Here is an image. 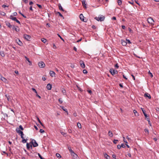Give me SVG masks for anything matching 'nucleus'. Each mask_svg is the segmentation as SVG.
I'll return each mask as SVG.
<instances>
[{
  "label": "nucleus",
  "instance_id": "f257e3e1",
  "mask_svg": "<svg viewBox=\"0 0 159 159\" xmlns=\"http://www.w3.org/2000/svg\"><path fill=\"white\" fill-rule=\"evenodd\" d=\"M105 16L102 15H100L98 17H96L95 19L98 21H103L105 19Z\"/></svg>",
  "mask_w": 159,
  "mask_h": 159
},
{
  "label": "nucleus",
  "instance_id": "f03ea898",
  "mask_svg": "<svg viewBox=\"0 0 159 159\" xmlns=\"http://www.w3.org/2000/svg\"><path fill=\"white\" fill-rule=\"evenodd\" d=\"M10 18L14 21H16L18 23L20 24V21L16 19V17H13L11 15L10 16Z\"/></svg>",
  "mask_w": 159,
  "mask_h": 159
},
{
  "label": "nucleus",
  "instance_id": "7ed1b4c3",
  "mask_svg": "<svg viewBox=\"0 0 159 159\" xmlns=\"http://www.w3.org/2000/svg\"><path fill=\"white\" fill-rule=\"evenodd\" d=\"M142 111H143V113L144 116H145V117L146 118V120L148 122V123L149 124H150V120L148 116H147V114L145 113V111L143 110V109H142Z\"/></svg>",
  "mask_w": 159,
  "mask_h": 159
},
{
  "label": "nucleus",
  "instance_id": "20e7f679",
  "mask_svg": "<svg viewBox=\"0 0 159 159\" xmlns=\"http://www.w3.org/2000/svg\"><path fill=\"white\" fill-rule=\"evenodd\" d=\"M38 65L39 67L41 68H44L45 66V64L43 61H40L38 63Z\"/></svg>",
  "mask_w": 159,
  "mask_h": 159
},
{
  "label": "nucleus",
  "instance_id": "39448f33",
  "mask_svg": "<svg viewBox=\"0 0 159 159\" xmlns=\"http://www.w3.org/2000/svg\"><path fill=\"white\" fill-rule=\"evenodd\" d=\"M147 21H148V22L149 23L151 24H153L154 21L152 18H151V17L148 18V19Z\"/></svg>",
  "mask_w": 159,
  "mask_h": 159
},
{
  "label": "nucleus",
  "instance_id": "423d86ee",
  "mask_svg": "<svg viewBox=\"0 0 159 159\" xmlns=\"http://www.w3.org/2000/svg\"><path fill=\"white\" fill-rule=\"evenodd\" d=\"M0 79H1L2 81L5 83H7V80L4 77H3L2 75L0 74Z\"/></svg>",
  "mask_w": 159,
  "mask_h": 159
},
{
  "label": "nucleus",
  "instance_id": "0eeeda50",
  "mask_svg": "<svg viewBox=\"0 0 159 159\" xmlns=\"http://www.w3.org/2000/svg\"><path fill=\"white\" fill-rule=\"evenodd\" d=\"M24 37L25 39L28 41L30 40V39L31 38L30 35L26 34H25L24 35Z\"/></svg>",
  "mask_w": 159,
  "mask_h": 159
},
{
  "label": "nucleus",
  "instance_id": "6e6552de",
  "mask_svg": "<svg viewBox=\"0 0 159 159\" xmlns=\"http://www.w3.org/2000/svg\"><path fill=\"white\" fill-rule=\"evenodd\" d=\"M110 72L112 75L115 74H117L118 73V71L117 70H115L112 69H110Z\"/></svg>",
  "mask_w": 159,
  "mask_h": 159
},
{
  "label": "nucleus",
  "instance_id": "1a4fd4ad",
  "mask_svg": "<svg viewBox=\"0 0 159 159\" xmlns=\"http://www.w3.org/2000/svg\"><path fill=\"white\" fill-rule=\"evenodd\" d=\"M32 142L34 147H35L38 146V144L35 140L33 139L32 141Z\"/></svg>",
  "mask_w": 159,
  "mask_h": 159
},
{
  "label": "nucleus",
  "instance_id": "9d476101",
  "mask_svg": "<svg viewBox=\"0 0 159 159\" xmlns=\"http://www.w3.org/2000/svg\"><path fill=\"white\" fill-rule=\"evenodd\" d=\"M16 131L20 135V136L24 135V134L23 132L19 130V129H16Z\"/></svg>",
  "mask_w": 159,
  "mask_h": 159
},
{
  "label": "nucleus",
  "instance_id": "9b49d317",
  "mask_svg": "<svg viewBox=\"0 0 159 159\" xmlns=\"http://www.w3.org/2000/svg\"><path fill=\"white\" fill-rule=\"evenodd\" d=\"M16 42L20 46H21L23 45L22 42L18 39L16 40Z\"/></svg>",
  "mask_w": 159,
  "mask_h": 159
},
{
  "label": "nucleus",
  "instance_id": "f8f14e48",
  "mask_svg": "<svg viewBox=\"0 0 159 159\" xmlns=\"http://www.w3.org/2000/svg\"><path fill=\"white\" fill-rule=\"evenodd\" d=\"M80 66L82 68H84L85 67V64L83 61H80Z\"/></svg>",
  "mask_w": 159,
  "mask_h": 159
},
{
  "label": "nucleus",
  "instance_id": "ddd939ff",
  "mask_svg": "<svg viewBox=\"0 0 159 159\" xmlns=\"http://www.w3.org/2000/svg\"><path fill=\"white\" fill-rule=\"evenodd\" d=\"M49 74L52 77H55V73L53 71L50 70L49 72Z\"/></svg>",
  "mask_w": 159,
  "mask_h": 159
},
{
  "label": "nucleus",
  "instance_id": "4468645a",
  "mask_svg": "<svg viewBox=\"0 0 159 159\" xmlns=\"http://www.w3.org/2000/svg\"><path fill=\"white\" fill-rule=\"evenodd\" d=\"M46 88L48 90H51L52 88V85L50 84H48L47 85Z\"/></svg>",
  "mask_w": 159,
  "mask_h": 159
},
{
  "label": "nucleus",
  "instance_id": "2eb2a0df",
  "mask_svg": "<svg viewBox=\"0 0 159 159\" xmlns=\"http://www.w3.org/2000/svg\"><path fill=\"white\" fill-rule=\"evenodd\" d=\"M17 27H18L17 26V28H16L14 25H13L12 28L13 30H15L16 32H18L20 31V29L17 28Z\"/></svg>",
  "mask_w": 159,
  "mask_h": 159
},
{
  "label": "nucleus",
  "instance_id": "dca6fc26",
  "mask_svg": "<svg viewBox=\"0 0 159 159\" xmlns=\"http://www.w3.org/2000/svg\"><path fill=\"white\" fill-rule=\"evenodd\" d=\"M26 60H27L29 63V65L30 66H31L32 65V62L29 60V59L26 56L25 57Z\"/></svg>",
  "mask_w": 159,
  "mask_h": 159
},
{
  "label": "nucleus",
  "instance_id": "f3484780",
  "mask_svg": "<svg viewBox=\"0 0 159 159\" xmlns=\"http://www.w3.org/2000/svg\"><path fill=\"white\" fill-rule=\"evenodd\" d=\"M71 155L74 158H77L78 156L77 155L75 154L74 152L71 153Z\"/></svg>",
  "mask_w": 159,
  "mask_h": 159
},
{
  "label": "nucleus",
  "instance_id": "a211bd4d",
  "mask_svg": "<svg viewBox=\"0 0 159 159\" xmlns=\"http://www.w3.org/2000/svg\"><path fill=\"white\" fill-rule=\"evenodd\" d=\"M144 96L145 97L148 98L149 99H151V98L150 95L148 93H145L144 94Z\"/></svg>",
  "mask_w": 159,
  "mask_h": 159
},
{
  "label": "nucleus",
  "instance_id": "6ab92c4d",
  "mask_svg": "<svg viewBox=\"0 0 159 159\" xmlns=\"http://www.w3.org/2000/svg\"><path fill=\"white\" fill-rule=\"evenodd\" d=\"M80 18L81 20H82L83 21L85 22V21H84V16L82 14H81L80 15Z\"/></svg>",
  "mask_w": 159,
  "mask_h": 159
},
{
  "label": "nucleus",
  "instance_id": "aec40b11",
  "mask_svg": "<svg viewBox=\"0 0 159 159\" xmlns=\"http://www.w3.org/2000/svg\"><path fill=\"white\" fill-rule=\"evenodd\" d=\"M121 44L123 46H125L127 44V42L125 40H121Z\"/></svg>",
  "mask_w": 159,
  "mask_h": 159
},
{
  "label": "nucleus",
  "instance_id": "412c9836",
  "mask_svg": "<svg viewBox=\"0 0 159 159\" xmlns=\"http://www.w3.org/2000/svg\"><path fill=\"white\" fill-rule=\"evenodd\" d=\"M6 25L10 28L12 27V25L8 22H6Z\"/></svg>",
  "mask_w": 159,
  "mask_h": 159
},
{
  "label": "nucleus",
  "instance_id": "4be33fe9",
  "mask_svg": "<svg viewBox=\"0 0 159 159\" xmlns=\"http://www.w3.org/2000/svg\"><path fill=\"white\" fill-rule=\"evenodd\" d=\"M59 8L60 10H61L63 11H64V10L63 9L62 7L61 6L60 4L59 3L58 5Z\"/></svg>",
  "mask_w": 159,
  "mask_h": 159
},
{
  "label": "nucleus",
  "instance_id": "5701e85b",
  "mask_svg": "<svg viewBox=\"0 0 159 159\" xmlns=\"http://www.w3.org/2000/svg\"><path fill=\"white\" fill-rule=\"evenodd\" d=\"M108 135L111 137H112L113 136V134L111 131H109L108 133Z\"/></svg>",
  "mask_w": 159,
  "mask_h": 159
},
{
  "label": "nucleus",
  "instance_id": "b1692460",
  "mask_svg": "<svg viewBox=\"0 0 159 159\" xmlns=\"http://www.w3.org/2000/svg\"><path fill=\"white\" fill-rule=\"evenodd\" d=\"M104 157L106 158L107 159H109V155L107 154L106 153H104Z\"/></svg>",
  "mask_w": 159,
  "mask_h": 159
},
{
  "label": "nucleus",
  "instance_id": "393cba45",
  "mask_svg": "<svg viewBox=\"0 0 159 159\" xmlns=\"http://www.w3.org/2000/svg\"><path fill=\"white\" fill-rule=\"evenodd\" d=\"M85 0H82V4L83 5L84 7H85V8H86V4L85 3Z\"/></svg>",
  "mask_w": 159,
  "mask_h": 159
},
{
  "label": "nucleus",
  "instance_id": "a878e982",
  "mask_svg": "<svg viewBox=\"0 0 159 159\" xmlns=\"http://www.w3.org/2000/svg\"><path fill=\"white\" fill-rule=\"evenodd\" d=\"M60 107L63 110V111L67 112H68L67 110L64 107L60 106Z\"/></svg>",
  "mask_w": 159,
  "mask_h": 159
},
{
  "label": "nucleus",
  "instance_id": "bb28decb",
  "mask_svg": "<svg viewBox=\"0 0 159 159\" xmlns=\"http://www.w3.org/2000/svg\"><path fill=\"white\" fill-rule=\"evenodd\" d=\"M16 129H19V130H20V129L22 130H24V129L21 125H20L19 128H17Z\"/></svg>",
  "mask_w": 159,
  "mask_h": 159
},
{
  "label": "nucleus",
  "instance_id": "cd10ccee",
  "mask_svg": "<svg viewBox=\"0 0 159 159\" xmlns=\"http://www.w3.org/2000/svg\"><path fill=\"white\" fill-rule=\"evenodd\" d=\"M133 112L136 116H139L138 113L136 110H134L133 111Z\"/></svg>",
  "mask_w": 159,
  "mask_h": 159
},
{
  "label": "nucleus",
  "instance_id": "c85d7f7f",
  "mask_svg": "<svg viewBox=\"0 0 159 159\" xmlns=\"http://www.w3.org/2000/svg\"><path fill=\"white\" fill-rule=\"evenodd\" d=\"M41 41L43 43H45L47 42V40L44 38H42L41 39Z\"/></svg>",
  "mask_w": 159,
  "mask_h": 159
},
{
  "label": "nucleus",
  "instance_id": "c756f323",
  "mask_svg": "<svg viewBox=\"0 0 159 159\" xmlns=\"http://www.w3.org/2000/svg\"><path fill=\"white\" fill-rule=\"evenodd\" d=\"M77 125L78 127L79 128H81V125L80 123L79 122H78L77 123Z\"/></svg>",
  "mask_w": 159,
  "mask_h": 159
},
{
  "label": "nucleus",
  "instance_id": "7c9ffc66",
  "mask_svg": "<svg viewBox=\"0 0 159 159\" xmlns=\"http://www.w3.org/2000/svg\"><path fill=\"white\" fill-rule=\"evenodd\" d=\"M37 119H38V121L40 123V124H41V125L42 126H43V124L42 123V122L41 121L40 119H39V118L38 117L37 118Z\"/></svg>",
  "mask_w": 159,
  "mask_h": 159
},
{
  "label": "nucleus",
  "instance_id": "2f4dec72",
  "mask_svg": "<svg viewBox=\"0 0 159 159\" xmlns=\"http://www.w3.org/2000/svg\"><path fill=\"white\" fill-rule=\"evenodd\" d=\"M56 156L58 158H61V155L59 153H56Z\"/></svg>",
  "mask_w": 159,
  "mask_h": 159
},
{
  "label": "nucleus",
  "instance_id": "473e14b6",
  "mask_svg": "<svg viewBox=\"0 0 159 159\" xmlns=\"http://www.w3.org/2000/svg\"><path fill=\"white\" fill-rule=\"evenodd\" d=\"M117 3L119 5H121L122 2L120 0H118Z\"/></svg>",
  "mask_w": 159,
  "mask_h": 159
},
{
  "label": "nucleus",
  "instance_id": "72a5a7b5",
  "mask_svg": "<svg viewBox=\"0 0 159 159\" xmlns=\"http://www.w3.org/2000/svg\"><path fill=\"white\" fill-rule=\"evenodd\" d=\"M0 55L2 57H4L5 56L4 52H0Z\"/></svg>",
  "mask_w": 159,
  "mask_h": 159
},
{
  "label": "nucleus",
  "instance_id": "f704fd0d",
  "mask_svg": "<svg viewBox=\"0 0 159 159\" xmlns=\"http://www.w3.org/2000/svg\"><path fill=\"white\" fill-rule=\"evenodd\" d=\"M62 92L63 93V95H66V90H65V89H63L62 91Z\"/></svg>",
  "mask_w": 159,
  "mask_h": 159
},
{
  "label": "nucleus",
  "instance_id": "c9c22d12",
  "mask_svg": "<svg viewBox=\"0 0 159 159\" xmlns=\"http://www.w3.org/2000/svg\"><path fill=\"white\" fill-rule=\"evenodd\" d=\"M123 138L124 142L126 143H127L128 142L127 140H126L125 138L124 137H123Z\"/></svg>",
  "mask_w": 159,
  "mask_h": 159
},
{
  "label": "nucleus",
  "instance_id": "e433bc0d",
  "mask_svg": "<svg viewBox=\"0 0 159 159\" xmlns=\"http://www.w3.org/2000/svg\"><path fill=\"white\" fill-rule=\"evenodd\" d=\"M57 13L58 14L59 16H60L61 17H62L63 19H64L63 16L60 12H58Z\"/></svg>",
  "mask_w": 159,
  "mask_h": 159
},
{
  "label": "nucleus",
  "instance_id": "4c0bfd02",
  "mask_svg": "<svg viewBox=\"0 0 159 159\" xmlns=\"http://www.w3.org/2000/svg\"><path fill=\"white\" fill-rule=\"evenodd\" d=\"M83 73L85 74H86L88 72L86 70L84 69L83 70Z\"/></svg>",
  "mask_w": 159,
  "mask_h": 159
},
{
  "label": "nucleus",
  "instance_id": "58836bf2",
  "mask_svg": "<svg viewBox=\"0 0 159 159\" xmlns=\"http://www.w3.org/2000/svg\"><path fill=\"white\" fill-rule=\"evenodd\" d=\"M27 140V139H22V142L23 143H25L26 142Z\"/></svg>",
  "mask_w": 159,
  "mask_h": 159
},
{
  "label": "nucleus",
  "instance_id": "ea45409f",
  "mask_svg": "<svg viewBox=\"0 0 159 159\" xmlns=\"http://www.w3.org/2000/svg\"><path fill=\"white\" fill-rule=\"evenodd\" d=\"M26 147L27 149H29L30 148V146L28 143L26 144Z\"/></svg>",
  "mask_w": 159,
  "mask_h": 159
},
{
  "label": "nucleus",
  "instance_id": "a19ab883",
  "mask_svg": "<svg viewBox=\"0 0 159 159\" xmlns=\"http://www.w3.org/2000/svg\"><path fill=\"white\" fill-rule=\"evenodd\" d=\"M118 141V140L116 139H114L113 142L115 144H116L117 143V142Z\"/></svg>",
  "mask_w": 159,
  "mask_h": 159
},
{
  "label": "nucleus",
  "instance_id": "79ce46f5",
  "mask_svg": "<svg viewBox=\"0 0 159 159\" xmlns=\"http://www.w3.org/2000/svg\"><path fill=\"white\" fill-rule=\"evenodd\" d=\"M121 147H122L123 148H125V145L123 144V143H122L121 145Z\"/></svg>",
  "mask_w": 159,
  "mask_h": 159
},
{
  "label": "nucleus",
  "instance_id": "37998d69",
  "mask_svg": "<svg viewBox=\"0 0 159 159\" xmlns=\"http://www.w3.org/2000/svg\"><path fill=\"white\" fill-rule=\"evenodd\" d=\"M38 156H39V157L40 158V159H44L42 157V156L40 154H39V153L38 154Z\"/></svg>",
  "mask_w": 159,
  "mask_h": 159
},
{
  "label": "nucleus",
  "instance_id": "c03bdc74",
  "mask_svg": "<svg viewBox=\"0 0 159 159\" xmlns=\"http://www.w3.org/2000/svg\"><path fill=\"white\" fill-rule=\"evenodd\" d=\"M126 42H127V43H129V44H130L131 43L129 39H126Z\"/></svg>",
  "mask_w": 159,
  "mask_h": 159
},
{
  "label": "nucleus",
  "instance_id": "a18cd8bd",
  "mask_svg": "<svg viewBox=\"0 0 159 159\" xmlns=\"http://www.w3.org/2000/svg\"><path fill=\"white\" fill-rule=\"evenodd\" d=\"M57 35L63 41H64V39L63 38L61 37L59 35V34H57Z\"/></svg>",
  "mask_w": 159,
  "mask_h": 159
},
{
  "label": "nucleus",
  "instance_id": "49530a36",
  "mask_svg": "<svg viewBox=\"0 0 159 159\" xmlns=\"http://www.w3.org/2000/svg\"><path fill=\"white\" fill-rule=\"evenodd\" d=\"M39 132L41 133H43L44 132V131L43 129H40V131H39Z\"/></svg>",
  "mask_w": 159,
  "mask_h": 159
},
{
  "label": "nucleus",
  "instance_id": "de8ad7c7",
  "mask_svg": "<svg viewBox=\"0 0 159 159\" xmlns=\"http://www.w3.org/2000/svg\"><path fill=\"white\" fill-rule=\"evenodd\" d=\"M37 5L39 7L40 9H42V6H41V5L39 4H37Z\"/></svg>",
  "mask_w": 159,
  "mask_h": 159
},
{
  "label": "nucleus",
  "instance_id": "09e8293b",
  "mask_svg": "<svg viewBox=\"0 0 159 159\" xmlns=\"http://www.w3.org/2000/svg\"><path fill=\"white\" fill-rule=\"evenodd\" d=\"M121 148V145H119V144H118L117 145V148L118 149H120Z\"/></svg>",
  "mask_w": 159,
  "mask_h": 159
},
{
  "label": "nucleus",
  "instance_id": "8fccbe9b",
  "mask_svg": "<svg viewBox=\"0 0 159 159\" xmlns=\"http://www.w3.org/2000/svg\"><path fill=\"white\" fill-rule=\"evenodd\" d=\"M32 89L34 91V92L35 93H37V92L36 90L35 89H34V88H32Z\"/></svg>",
  "mask_w": 159,
  "mask_h": 159
},
{
  "label": "nucleus",
  "instance_id": "3c124183",
  "mask_svg": "<svg viewBox=\"0 0 159 159\" xmlns=\"http://www.w3.org/2000/svg\"><path fill=\"white\" fill-rule=\"evenodd\" d=\"M126 138L129 141H130L131 139L128 137V136H127L126 137Z\"/></svg>",
  "mask_w": 159,
  "mask_h": 159
},
{
  "label": "nucleus",
  "instance_id": "603ef678",
  "mask_svg": "<svg viewBox=\"0 0 159 159\" xmlns=\"http://www.w3.org/2000/svg\"><path fill=\"white\" fill-rule=\"evenodd\" d=\"M61 133L62 135H63L64 136H65V135H66V133L64 132H61Z\"/></svg>",
  "mask_w": 159,
  "mask_h": 159
},
{
  "label": "nucleus",
  "instance_id": "864d4df0",
  "mask_svg": "<svg viewBox=\"0 0 159 159\" xmlns=\"http://www.w3.org/2000/svg\"><path fill=\"white\" fill-rule=\"evenodd\" d=\"M128 2L129 3H130V4H132V5H133V4H134V2L133 1H128Z\"/></svg>",
  "mask_w": 159,
  "mask_h": 159
},
{
  "label": "nucleus",
  "instance_id": "5fc2aeb1",
  "mask_svg": "<svg viewBox=\"0 0 159 159\" xmlns=\"http://www.w3.org/2000/svg\"><path fill=\"white\" fill-rule=\"evenodd\" d=\"M144 130H145V132H147L148 133L149 130H148V129H145Z\"/></svg>",
  "mask_w": 159,
  "mask_h": 159
},
{
  "label": "nucleus",
  "instance_id": "6e6d98bb",
  "mask_svg": "<svg viewBox=\"0 0 159 159\" xmlns=\"http://www.w3.org/2000/svg\"><path fill=\"white\" fill-rule=\"evenodd\" d=\"M59 101L61 104L63 102L62 101L60 98L59 99Z\"/></svg>",
  "mask_w": 159,
  "mask_h": 159
},
{
  "label": "nucleus",
  "instance_id": "4d7b16f0",
  "mask_svg": "<svg viewBox=\"0 0 159 159\" xmlns=\"http://www.w3.org/2000/svg\"><path fill=\"white\" fill-rule=\"evenodd\" d=\"M115 67L116 68H118L119 67V66H118V64H116L115 65Z\"/></svg>",
  "mask_w": 159,
  "mask_h": 159
},
{
  "label": "nucleus",
  "instance_id": "13d9d810",
  "mask_svg": "<svg viewBox=\"0 0 159 159\" xmlns=\"http://www.w3.org/2000/svg\"><path fill=\"white\" fill-rule=\"evenodd\" d=\"M148 73L149 74L151 75V77H153V75L152 74L151 72H150V71H148Z\"/></svg>",
  "mask_w": 159,
  "mask_h": 159
},
{
  "label": "nucleus",
  "instance_id": "bf43d9fd",
  "mask_svg": "<svg viewBox=\"0 0 159 159\" xmlns=\"http://www.w3.org/2000/svg\"><path fill=\"white\" fill-rule=\"evenodd\" d=\"M112 157H113L114 158V159H116V155H115V154H113V155H112Z\"/></svg>",
  "mask_w": 159,
  "mask_h": 159
},
{
  "label": "nucleus",
  "instance_id": "052dcab7",
  "mask_svg": "<svg viewBox=\"0 0 159 159\" xmlns=\"http://www.w3.org/2000/svg\"><path fill=\"white\" fill-rule=\"evenodd\" d=\"M128 30L130 32H131L132 31V30L129 27L128 28Z\"/></svg>",
  "mask_w": 159,
  "mask_h": 159
},
{
  "label": "nucleus",
  "instance_id": "680f3d73",
  "mask_svg": "<svg viewBox=\"0 0 159 159\" xmlns=\"http://www.w3.org/2000/svg\"><path fill=\"white\" fill-rule=\"evenodd\" d=\"M53 48L54 49H56V46L55 45V44H54V43H53Z\"/></svg>",
  "mask_w": 159,
  "mask_h": 159
},
{
  "label": "nucleus",
  "instance_id": "e2e57ef3",
  "mask_svg": "<svg viewBox=\"0 0 159 159\" xmlns=\"http://www.w3.org/2000/svg\"><path fill=\"white\" fill-rule=\"evenodd\" d=\"M2 7H3V8H5L6 7H8V6H7L6 5H3L2 6Z\"/></svg>",
  "mask_w": 159,
  "mask_h": 159
},
{
  "label": "nucleus",
  "instance_id": "0e129e2a",
  "mask_svg": "<svg viewBox=\"0 0 159 159\" xmlns=\"http://www.w3.org/2000/svg\"><path fill=\"white\" fill-rule=\"evenodd\" d=\"M30 10L31 11H33V9H32V6H31L30 7Z\"/></svg>",
  "mask_w": 159,
  "mask_h": 159
},
{
  "label": "nucleus",
  "instance_id": "69168bd1",
  "mask_svg": "<svg viewBox=\"0 0 159 159\" xmlns=\"http://www.w3.org/2000/svg\"><path fill=\"white\" fill-rule=\"evenodd\" d=\"M73 49L75 50V51H77V49L75 47H74L73 48Z\"/></svg>",
  "mask_w": 159,
  "mask_h": 159
},
{
  "label": "nucleus",
  "instance_id": "338daca9",
  "mask_svg": "<svg viewBox=\"0 0 159 159\" xmlns=\"http://www.w3.org/2000/svg\"><path fill=\"white\" fill-rule=\"evenodd\" d=\"M88 92L90 94H91L92 93V92L91 90H88Z\"/></svg>",
  "mask_w": 159,
  "mask_h": 159
},
{
  "label": "nucleus",
  "instance_id": "774afa93",
  "mask_svg": "<svg viewBox=\"0 0 159 159\" xmlns=\"http://www.w3.org/2000/svg\"><path fill=\"white\" fill-rule=\"evenodd\" d=\"M112 20H116V17H115V16H113L112 18Z\"/></svg>",
  "mask_w": 159,
  "mask_h": 159
}]
</instances>
